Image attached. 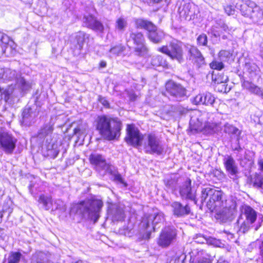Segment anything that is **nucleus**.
Instances as JSON below:
<instances>
[{"label": "nucleus", "instance_id": "nucleus-31", "mask_svg": "<svg viewBox=\"0 0 263 263\" xmlns=\"http://www.w3.org/2000/svg\"><path fill=\"white\" fill-rule=\"evenodd\" d=\"M36 263H53L50 261L46 254L43 252H36L33 255Z\"/></svg>", "mask_w": 263, "mask_h": 263}, {"label": "nucleus", "instance_id": "nucleus-14", "mask_svg": "<svg viewBox=\"0 0 263 263\" xmlns=\"http://www.w3.org/2000/svg\"><path fill=\"white\" fill-rule=\"evenodd\" d=\"M177 230L173 227H166L162 230L158 240V244L162 248L170 246L176 239Z\"/></svg>", "mask_w": 263, "mask_h": 263}, {"label": "nucleus", "instance_id": "nucleus-21", "mask_svg": "<svg viewBox=\"0 0 263 263\" xmlns=\"http://www.w3.org/2000/svg\"><path fill=\"white\" fill-rule=\"evenodd\" d=\"M22 116V123L29 126L35 122L36 114L31 108L29 107L24 109Z\"/></svg>", "mask_w": 263, "mask_h": 263}, {"label": "nucleus", "instance_id": "nucleus-60", "mask_svg": "<svg viewBox=\"0 0 263 263\" xmlns=\"http://www.w3.org/2000/svg\"><path fill=\"white\" fill-rule=\"evenodd\" d=\"M3 234V230L0 228V237Z\"/></svg>", "mask_w": 263, "mask_h": 263}, {"label": "nucleus", "instance_id": "nucleus-9", "mask_svg": "<svg viewBox=\"0 0 263 263\" xmlns=\"http://www.w3.org/2000/svg\"><path fill=\"white\" fill-rule=\"evenodd\" d=\"M15 80L18 87L22 91H27L31 87V84L22 77L20 72L9 68L0 67V81L5 82Z\"/></svg>", "mask_w": 263, "mask_h": 263}, {"label": "nucleus", "instance_id": "nucleus-6", "mask_svg": "<svg viewBox=\"0 0 263 263\" xmlns=\"http://www.w3.org/2000/svg\"><path fill=\"white\" fill-rule=\"evenodd\" d=\"M53 129V124L51 122L45 124L39 130L37 139L40 143L45 141L47 151H51L53 155L57 156L60 152L61 145L52 138Z\"/></svg>", "mask_w": 263, "mask_h": 263}, {"label": "nucleus", "instance_id": "nucleus-47", "mask_svg": "<svg viewBox=\"0 0 263 263\" xmlns=\"http://www.w3.org/2000/svg\"><path fill=\"white\" fill-rule=\"evenodd\" d=\"M73 134L78 136V138H81V136L85 134V130L81 126H78L73 129Z\"/></svg>", "mask_w": 263, "mask_h": 263}, {"label": "nucleus", "instance_id": "nucleus-24", "mask_svg": "<svg viewBox=\"0 0 263 263\" xmlns=\"http://www.w3.org/2000/svg\"><path fill=\"white\" fill-rule=\"evenodd\" d=\"M134 25L137 29H143L147 31L154 27V24L152 22L142 18H136L134 20Z\"/></svg>", "mask_w": 263, "mask_h": 263}, {"label": "nucleus", "instance_id": "nucleus-5", "mask_svg": "<svg viewBox=\"0 0 263 263\" xmlns=\"http://www.w3.org/2000/svg\"><path fill=\"white\" fill-rule=\"evenodd\" d=\"M237 7L240 8L241 14L249 18L253 23L263 24V10L250 0H234Z\"/></svg>", "mask_w": 263, "mask_h": 263}, {"label": "nucleus", "instance_id": "nucleus-18", "mask_svg": "<svg viewBox=\"0 0 263 263\" xmlns=\"http://www.w3.org/2000/svg\"><path fill=\"white\" fill-rule=\"evenodd\" d=\"M192 102L195 105H205L215 107V97L210 92L200 93L194 98Z\"/></svg>", "mask_w": 263, "mask_h": 263}, {"label": "nucleus", "instance_id": "nucleus-38", "mask_svg": "<svg viewBox=\"0 0 263 263\" xmlns=\"http://www.w3.org/2000/svg\"><path fill=\"white\" fill-rule=\"evenodd\" d=\"M51 206H52V208H54L55 210H59L62 212H65L66 209L65 204L61 199H56L54 200Z\"/></svg>", "mask_w": 263, "mask_h": 263}, {"label": "nucleus", "instance_id": "nucleus-62", "mask_svg": "<svg viewBox=\"0 0 263 263\" xmlns=\"http://www.w3.org/2000/svg\"><path fill=\"white\" fill-rule=\"evenodd\" d=\"M222 38L223 39H226L227 38V36L226 35H223L222 36Z\"/></svg>", "mask_w": 263, "mask_h": 263}, {"label": "nucleus", "instance_id": "nucleus-54", "mask_svg": "<svg viewBox=\"0 0 263 263\" xmlns=\"http://www.w3.org/2000/svg\"><path fill=\"white\" fill-rule=\"evenodd\" d=\"M259 249H260V254L263 257V241H262V242L259 247Z\"/></svg>", "mask_w": 263, "mask_h": 263}, {"label": "nucleus", "instance_id": "nucleus-27", "mask_svg": "<svg viewBox=\"0 0 263 263\" xmlns=\"http://www.w3.org/2000/svg\"><path fill=\"white\" fill-rule=\"evenodd\" d=\"M38 202L43 204L46 210H49L52 205V201L51 196L41 195L38 199Z\"/></svg>", "mask_w": 263, "mask_h": 263}, {"label": "nucleus", "instance_id": "nucleus-30", "mask_svg": "<svg viewBox=\"0 0 263 263\" xmlns=\"http://www.w3.org/2000/svg\"><path fill=\"white\" fill-rule=\"evenodd\" d=\"M151 63L154 66H162L165 67L167 66V61L160 55H154L152 58Z\"/></svg>", "mask_w": 263, "mask_h": 263}, {"label": "nucleus", "instance_id": "nucleus-48", "mask_svg": "<svg viewBox=\"0 0 263 263\" xmlns=\"http://www.w3.org/2000/svg\"><path fill=\"white\" fill-rule=\"evenodd\" d=\"M220 24V28L221 29V31L222 30L228 33L229 34H230L231 32H232V30H234L232 28H229L227 25H226L225 23L223 22H220L219 23Z\"/></svg>", "mask_w": 263, "mask_h": 263}, {"label": "nucleus", "instance_id": "nucleus-23", "mask_svg": "<svg viewBox=\"0 0 263 263\" xmlns=\"http://www.w3.org/2000/svg\"><path fill=\"white\" fill-rule=\"evenodd\" d=\"M224 164L227 172L231 176H235L238 173L237 165L232 157L226 156L224 158Z\"/></svg>", "mask_w": 263, "mask_h": 263}, {"label": "nucleus", "instance_id": "nucleus-44", "mask_svg": "<svg viewBox=\"0 0 263 263\" xmlns=\"http://www.w3.org/2000/svg\"><path fill=\"white\" fill-rule=\"evenodd\" d=\"M197 43L199 45L205 46L207 44L208 39L205 34L202 33L198 36L197 39Z\"/></svg>", "mask_w": 263, "mask_h": 263}, {"label": "nucleus", "instance_id": "nucleus-16", "mask_svg": "<svg viewBox=\"0 0 263 263\" xmlns=\"http://www.w3.org/2000/svg\"><path fill=\"white\" fill-rule=\"evenodd\" d=\"M134 46L133 49L135 55L144 57L147 54L148 49L145 45V40L143 34L138 32L134 34Z\"/></svg>", "mask_w": 263, "mask_h": 263}, {"label": "nucleus", "instance_id": "nucleus-59", "mask_svg": "<svg viewBox=\"0 0 263 263\" xmlns=\"http://www.w3.org/2000/svg\"><path fill=\"white\" fill-rule=\"evenodd\" d=\"M228 235L229 236H230V238H232L233 237V235L230 232L228 233Z\"/></svg>", "mask_w": 263, "mask_h": 263}, {"label": "nucleus", "instance_id": "nucleus-1", "mask_svg": "<svg viewBox=\"0 0 263 263\" xmlns=\"http://www.w3.org/2000/svg\"><path fill=\"white\" fill-rule=\"evenodd\" d=\"M201 202H205L208 208L219 213L222 220H231L236 208V202L232 198L227 199L224 194L213 186L202 188Z\"/></svg>", "mask_w": 263, "mask_h": 263}, {"label": "nucleus", "instance_id": "nucleus-56", "mask_svg": "<svg viewBox=\"0 0 263 263\" xmlns=\"http://www.w3.org/2000/svg\"><path fill=\"white\" fill-rule=\"evenodd\" d=\"M215 242H214V244L217 246H220V242L218 240H214Z\"/></svg>", "mask_w": 263, "mask_h": 263}, {"label": "nucleus", "instance_id": "nucleus-58", "mask_svg": "<svg viewBox=\"0 0 263 263\" xmlns=\"http://www.w3.org/2000/svg\"><path fill=\"white\" fill-rule=\"evenodd\" d=\"M3 217V214L2 212H0V223L2 222V218Z\"/></svg>", "mask_w": 263, "mask_h": 263}, {"label": "nucleus", "instance_id": "nucleus-22", "mask_svg": "<svg viewBox=\"0 0 263 263\" xmlns=\"http://www.w3.org/2000/svg\"><path fill=\"white\" fill-rule=\"evenodd\" d=\"M148 37L153 43H159L163 39L164 33L162 31L158 30L157 27L154 24L153 29H149L148 31Z\"/></svg>", "mask_w": 263, "mask_h": 263}, {"label": "nucleus", "instance_id": "nucleus-46", "mask_svg": "<svg viewBox=\"0 0 263 263\" xmlns=\"http://www.w3.org/2000/svg\"><path fill=\"white\" fill-rule=\"evenodd\" d=\"M185 259V255L184 254L176 255L172 259L170 263H183V260Z\"/></svg>", "mask_w": 263, "mask_h": 263}, {"label": "nucleus", "instance_id": "nucleus-51", "mask_svg": "<svg viewBox=\"0 0 263 263\" xmlns=\"http://www.w3.org/2000/svg\"><path fill=\"white\" fill-rule=\"evenodd\" d=\"M259 170L263 172V158H260L257 162Z\"/></svg>", "mask_w": 263, "mask_h": 263}, {"label": "nucleus", "instance_id": "nucleus-36", "mask_svg": "<svg viewBox=\"0 0 263 263\" xmlns=\"http://www.w3.org/2000/svg\"><path fill=\"white\" fill-rule=\"evenodd\" d=\"M231 3L232 4L228 5L224 7L225 12L229 15L234 14L235 8L240 10V8L237 7L236 3L234 2V0H231Z\"/></svg>", "mask_w": 263, "mask_h": 263}, {"label": "nucleus", "instance_id": "nucleus-28", "mask_svg": "<svg viewBox=\"0 0 263 263\" xmlns=\"http://www.w3.org/2000/svg\"><path fill=\"white\" fill-rule=\"evenodd\" d=\"M109 214L112 215L114 220H121L124 217V212L122 208L118 206H115L109 211Z\"/></svg>", "mask_w": 263, "mask_h": 263}, {"label": "nucleus", "instance_id": "nucleus-57", "mask_svg": "<svg viewBox=\"0 0 263 263\" xmlns=\"http://www.w3.org/2000/svg\"><path fill=\"white\" fill-rule=\"evenodd\" d=\"M72 263H87L86 261H83L81 260H79L76 262H72Z\"/></svg>", "mask_w": 263, "mask_h": 263}, {"label": "nucleus", "instance_id": "nucleus-43", "mask_svg": "<svg viewBox=\"0 0 263 263\" xmlns=\"http://www.w3.org/2000/svg\"><path fill=\"white\" fill-rule=\"evenodd\" d=\"M112 173H109V174L112 175V178L113 180L118 182H119L121 183H123V181L121 177V176L118 172H117L116 171V170H115V168L113 166H112Z\"/></svg>", "mask_w": 263, "mask_h": 263}, {"label": "nucleus", "instance_id": "nucleus-61", "mask_svg": "<svg viewBox=\"0 0 263 263\" xmlns=\"http://www.w3.org/2000/svg\"><path fill=\"white\" fill-rule=\"evenodd\" d=\"M228 80V78L227 77L226 78L225 80L224 81H221L220 82V83H222V82H223L224 81H226Z\"/></svg>", "mask_w": 263, "mask_h": 263}, {"label": "nucleus", "instance_id": "nucleus-33", "mask_svg": "<svg viewBox=\"0 0 263 263\" xmlns=\"http://www.w3.org/2000/svg\"><path fill=\"white\" fill-rule=\"evenodd\" d=\"M223 130L225 133H228L229 135H233L237 136H238L240 133V132L237 128L228 123L224 125Z\"/></svg>", "mask_w": 263, "mask_h": 263}, {"label": "nucleus", "instance_id": "nucleus-11", "mask_svg": "<svg viewBox=\"0 0 263 263\" xmlns=\"http://www.w3.org/2000/svg\"><path fill=\"white\" fill-rule=\"evenodd\" d=\"M91 164L100 174L104 175L112 173V166L106 162L105 158L98 153L91 154L89 158Z\"/></svg>", "mask_w": 263, "mask_h": 263}, {"label": "nucleus", "instance_id": "nucleus-7", "mask_svg": "<svg viewBox=\"0 0 263 263\" xmlns=\"http://www.w3.org/2000/svg\"><path fill=\"white\" fill-rule=\"evenodd\" d=\"M164 220V214L161 212L144 214L140 224V227L144 231L143 235V239H149L151 233L159 228L160 227V224L162 223Z\"/></svg>", "mask_w": 263, "mask_h": 263}, {"label": "nucleus", "instance_id": "nucleus-37", "mask_svg": "<svg viewBox=\"0 0 263 263\" xmlns=\"http://www.w3.org/2000/svg\"><path fill=\"white\" fill-rule=\"evenodd\" d=\"M254 185L261 189L263 193V175L256 174L253 181Z\"/></svg>", "mask_w": 263, "mask_h": 263}, {"label": "nucleus", "instance_id": "nucleus-25", "mask_svg": "<svg viewBox=\"0 0 263 263\" xmlns=\"http://www.w3.org/2000/svg\"><path fill=\"white\" fill-rule=\"evenodd\" d=\"M243 88L248 90L251 93L258 96H263V89L249 81H244L242 83Z\"/></svg>", "mask_w": 263, "mask_h": 263}, {"label": "nucleus", "instance_id": "nucleus-26", "mask_svg": "<svg viewBox=\"0 0 263 263\" xmlns=\"http://www.w3.org/2000/svg\"><path fill=\"white\" fill-rule=\"evenodd\" d=\"M86 34L82 31H79L76 33L74 36L73 44H76V48L81 50L83 46L85 40Z\"/></svg>", "mask_w": 263, "mask_h": 263}, {"label": "nucleus", "instance_id": "nucleus-55", "mask_svg": "<svg viewBox=\"0 0 263 263\" xmlns=\"http://www.w3.org/2000/svg\"><path fill=\"white\" fill-rule=\"evenodd\" d=\"M197 263H211V262L207 259H203L202 260L199 261Z\"/></svg>", "mask_w": 263, "mask_h": 263}, {"label": "nucleus", "instance_id": "nucleus-20", "mask_svg": "<svg viewBox=\"0 0 263 263\" xmlns=\"http://www.w3.org/2000/svg\"><path fill=\"white\" fill-rule=\"evenodd\" d=\"M171 206L174 215L178 217L189 215L191 211L190 208L187 204L183 205L178 201L172 202Z\"/></svg>", "mask_w": 263, "mask_h": 263}, {"label": "nucleus", "instance_id": "nucleus-63", "mask_svg": "<svg viewBox=\"0 0 263 263\" xmlns=\"http://www.w3.org/2000/svg\"><path fill=\"white\" fill-rule=\"evenodd\" d=\"M3 90V89L0 87V92L1 93V94L2 93Z\"/></svg>", "mask_w": 263, "mask_h": 263}, {"label": "nucleus", "instance_id": "nucleus-50", "mask_svg": "<svg viewBox=\"0 0 263 263\" xmlns=\"http://www.w3.org/2000/svg\"><path fill=\"white\" fill-rule=\"evenodd\" d=\"M99 101L105 107H108L109 106V103L106 100L105 98H103V97H100Z\"/></svg>", "mask_w": 263, "mask_h": 263}, {"label": "nucleus", "instance_id": "nucleus-34", "mask_svg": "<svg viewBox=\"0 0 263 263\" xmlns=\"http://www.w3.org/2000/svg\"><path fill=\"white\" fill-rule=\"evenodd\" d=\"M124 50V48L121 44L115 46L111 48L109 50L110 57L111 56H117L119 55Z\"/></svg>", "mask_w": 263, "mask_h": 263}, {"label": "nucleus", "instance_id": "nucleus-8", "mask_svg": "<svg viewBox=\"0 0 263 263\" xmlns=\"http://www.w3.org/2000/svg\"><path fill=\"white\" fill-rule=\"evenodd\" d=\"M256 218L257 213L253 208L249 205L242 206L241 214L237 220L239 232L243 234L247 232L253 227Z\"/></svg>", "mask_w": 263, "mask_h": 263}, {"label": "nucleus", "instance_id": "nucleus-39", "mask_svg": "<svg viewBox=\"0 0 263 263\" xmlns=\"http://www.w3.org/2000/svg\"><path fill=\"white\" fill-rule=\"evenodd\" d=\"M127 26L126 21L122 17L119 18L116 21V28L120 31H123Z\"/></svg>", "mask_w": 263, "mask_h": 263}, {"label": "nucleus", "instance_id": "nucleus-10", "mask_svg": "<svg viewBox=\"0 0 263 263\" xmlns=\"http://www.w3.org/2000/svg\"><path fill=\"white\" fill-rule=\"evenodd\" d=\"M178 13L181 21H191L197 19L199 16L198 6L193 3H181L178 9Z\"/></svg>", "mask_w": 263, "mask_h": 263}, {"label": "nucleus", "instance_id": "nucleus-15", "mask_svg": "<svg viewBox=\"0 0 263 263\" xmlns=\"http://www.w3.org/2000/svg\"><path fill=\"white\" fill-rule=\"evenodd\" d=\"M166 91L172 99L177 101H180L186 96V91L184 87L179 84L170 81L165 85Z\"/></svg>", "mask_w": 263, "mask_h": 263}, {"label": "nucleus", "instance_id": "nucleus-13", "mask_svg": "<svg viewBox=\"0 0 263 263\" xmlns=\"http://www.w3.org/2000/svg\"><path fill=\"white\" fill-rule=\"evenodd\" d=\"M158 50L168 56L172 59L176 60L179 63L183 61V50L180 44L177 42H172L168 46H163Z\"/></svg>", "mask_w": 263, "mask_h": 263}, {"label": "nucleus", "instance_id": "nucleus-17", "mask_svg": "<svg viewBox=\"0 0 263 263\" xmlns=\"http://www.w3.org/2000/svg\"><path fill=\"white\" fill-rule=\"evenodd\" d=\"M191 180L187 178L180 187L179 193L182 199L196 201L195 191L191 187Z\"/></svg>", "mask_w": 263, "mask_h": 263}, {"label": "nucleus", "instance_id": "nucleus-35", "mask_svg": "<svg viewBox=\"0 0 263 263\" xmlns=\"http://www.w3.org/2000/svg\"><path fill=\"white\" fill-rule=\"evenodd\" d=\"M22 256L20 252H11L8 257V263H19Z\"/></svg>", "mask_w": 263, "mask_h": 263}, {"label": "nucleus", "instance_id": "nucleus-3", "mask_svg": "<svg viewBox=\"0 0 263 263\" xmlns=\"http://www.w3.org/2000/svg\"><path fill=\"white\" fill-rule=\"evenodd\" d=\"M103 206V202L101 199L95 198L87 199L77 205V212L82 215L83 218L96 223L100 217Z\"/></svg>", "mask_w": 263, "mask_h": 263}, {"label": "nucleus", "instance_id": "nucleus-49", "mask_svg": "<svg viewBox=\"0 0 263 263\" xmlns=\"http://www.w3.org/2000/svg\"><path fill=\"white\" fill-rule=\"evenodd\" d=\"M12 93L9 89H5L3 90L2 95V99H4L5 101H7L9 99V96Z\"/></svg>", "mask_w": 263, "mask_h": 263}, {"label": "nucleus", "instance_id": "nucleus-45", "mask_svg": "<svg viewBox=\"0 0 263 263\" xmlns=\"http://www.w3.org/2000/svg\"><path fill=\"white\" fill-rule=\"evenodd\" d=\"M125 141L129 145H132V125L128 124L127 128V136L125 137Z\"/></svg>", "mask_w": 263, "mask_h": 263}, {"label": "nucleus", "instance_id": "nucleus-19", "mask_svg": "<svg viewBox=\"0 0 263 263\" xmlns=\"http://www.w3.org/2000/svg\"><path fill=\"white\" fill-rule=\"evenodd\" d=\"M83 25L97 32H102L104 26L91 15H85L83 18Z\"/></svg>", "mask_w": 263, "mask_h": 263}, {"label": "nucleus", "instance_id": "nucleus-41", "mask_svg": "<svg viewBox=\"0 0 263 263\" xmlns=\"http://www.w3.org/2000/svg\"><path fill=\"white\" fill-rule=\"evenodd\" d=\"M231 56V53L228 50H221L219 53L220 60L222 62L227 61Z\"/></svg>", "mask_w": 263, "mask_h": 263}, {"label": "nucleus", "instance_id": "nucleus-2", "mask_svg": "<svg viewBox=\"0 0 263 263\" xmlns=\"http://www.w3.org/2000/svg\"><path fill=\"white\" fill-rule=\"evenodd\" d=\"M133 146L139 149L143 148L147 154L160 155L163 151V147L160 140L154 134H148L145 138L139 131L133 126Z\"/></svg>", "mask_w": 263, "mask_h": 263}, {"label": "nucleus", "instance_id": "nucleus-42", "mask_svg": "<svg viewBox=\"0 0 263 263\" xmlns=\"http://www.w3.org/2000/svg\"><path fill=\"white\" fill-rule=\"evenodd\" d=\"M210 66L212 69L218 70L222 69L224 67L222 61H218L216 60L213 61L212 63H211Z\"/></svg>", "mask_w": 263, "mask_h": 263}, {"label": "nucleus", "instance_id": "nucleus-29", "mask_svg": "<svg viewBox=\"0 0 263 263\" xmlns=\"http://www.w3.org/2000/svg\"><path fill=\"white\" fill-rule=\"evenodd\" d=\"M189 53L193 59H196V62L202 64L203 63L204 58L200 51L195 46H191L189 49Z\"/></svg>", "mask_w": 263, "mask_h": 263}, {"label": "nucleus", "instance_id": "nucleus-64", "mask_svg": "<svg viewBox=\"0 0 263 263\" xmlns=\"http://www.w3.org/2000/svg\"><path fill=\"white\" fill-rule=\"evenodd\" d=\"M132 96H133V100L135 97V95L133 93Z\"/></svg>", "mask_w": 263, "mask_h": 263}, {"label": "nucleus", "instance_id": "nucleus-32", "mask_svg": "<svg viewBox=\"0 0 263 263\" xmlns=\"http://www.w3.org/2000/svg\"><path fill=\"white\" fill-rule=\"evenodd\" d=\"M220 24L216 23V25L213 26L208 31V34L212 37H218L221 34V29L220 28Z\"/></svg>", "mask_w": 263, "mask_h": 263}, {"label": "nucleus", "instance_id": "nucleus-53", "mask_svg": "<svg viewBox=\"0 0 263 263\" xmlns=\"http://www.w3.org/2000/svg\"><path fill=\"white\" fill-rule=\"evenodd\" d=\"M100 66L101 68H104L106 66V62L105 61H102L100 63Z\"/></svg>", "mask_w": 263, "mask_h": 263}, {"label": "nucleus", "instance_id": "nucleus-40", "mask_svg": "<svg viewBox=\"0 0 263 263\" xmlns=\"http://www.w3.org/2000/svg\"><path fill=\"white\" fill-rule=\"evenodd\" d=\"M10 43H12V41H10L9 37L6 34L0 32V44H3L5 45H7V49L9 48L8 45Z\"/></svg>", "mask_w": 263, "mask_h": 263}, {"label": "nucleus", "instance_id": "nucleus-52", "mask_svg": "<svg viewBox=\"0 0 263 263\" xmlns=\"http://www.w3.org/2000/svg\"><path fill=\"white\" fill-rule=\"evenodd\" d=\"M123 231H124V232H121V234H124L125 236L130 237L131 235H130V230H129L128 229H126V230H125Z\"/></svg>", "mask_w": 263, "mask_h": 263}, {"label": "nucleus", "instance_id": "nucleus-12", "mask_svg": "<svg viewBox=\"0 0 263 263\" xmlns=\"http://www.w3.org/2000/svg\"><path fill=\"white\" fill-rule=\"evenodd\" d=\"M17 139L7 131L0 132V148L6 154H12L15 148Z\"/></svg>", "mask_w": 263, "mask_h": 263}, {"label": "nucleus", "instance_id": "nucleus-4", "mask_svg": "<svg viewBox=\"0 0 263 263\" xmlns=\"http://www.w3.org/2000/svg\"><path fill=\"white\" fill-rule=\"evenodd\" d=\"M97 129L104 139L112 140L119 137L121 123L110 117L100 116L97 119Z\"/></svg>", "mask_w": 263, "mask_h": 263}]
</instances>
